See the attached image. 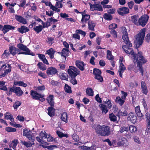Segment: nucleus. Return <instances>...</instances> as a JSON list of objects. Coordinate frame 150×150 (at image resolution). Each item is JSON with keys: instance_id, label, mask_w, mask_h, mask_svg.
I'll return each mask as SVG.
<instances>
[{"instance_id": "nucleus-61", "label": "nucleus", "mask_w": 150, "mask_h": 150, "mask_svg": "<svg viewBox=\"0 0 150 150\" xmlns=\"http://www.w3.org/2000/svg\"><path fill=\"white\" fill-rule=\"evenodd\" d=\"M134 2L133 1H131L130 2H128L127 4L128 7L130 9H132L134 5Z\"/></svg>"}, {"instance_id": "nucleus-12", "label": "nucleus", "mask_w": 150, "mask_h": 150, "mask_svg": "<svg viewBox=\"0 0 150 150\" xmlns=\"http://www.w3.org/2000/svg\"><path fill=\"white\" fill-rule=\"evenodd\" d=\"M117 144L118 146H123L125 147L128 145L127 141L125 138H122L121 139H120Z\"/></svg>"}, {"instance_id": "nucleus-34", "label": "nucleus", "mask_w": 150, "mask_h": 150, "mask_svg": "<svg viewBox=\"0 0 150 150\" xmlns=\"http://www.w3.org/2000/svg\"><path fill=\"white\" fill-rule=\"evenodd\" d=\"M68 117L67 114L66 112H64L61 115V119L62 121L66 123L68 122Z\"/></svg>"}, {"instance_id": "nucleus-28", "label": "nucleus", "mask_w": 150, "mask_h": 150, "mask_svg": "<svg viewBox=\"0 0 150 150\" xmlns=\"http://www.w3.org/2000/svg\"><path fill=\"white\" fill-rule=\"evenodd\" d=\"M23 92L19 87H16L15 93L16 96L20 97L23 94Z\"/></svg>"}, {"instance_id": "nucleus-1", "label": "nucleus", "mask_w": 150, "mask_h": 150, "mask_svg": "<svg viewBox=\"0 0 150 150\" xmlns=\"http://www.w3.org/2000/svg\"><path fill=\"white\" fill-rule=\"evenodd\" d=\"M121 29L123 34L122 37V39L123 42L127 45H123L122 47L125 53L131 55L132 56L134 61H135L137 62V67L139 68V71L141 73V75L143 76L144 68L142 65L146 63L147 61L143 56V53L141 52H139L137 54H136L134 51L133 49L131 48L132 47V44L129 41L126 28L125 27H121Z\"/></svg>"}, {"instance_id": "nucleus-29", "label": "nucleus", "mask_w": 150, "mask_h": 150, "mask_svg": "<svg viewBox=\"0 0 150 150\" xmlns=\"http://www.w3.org/2000/svg\"><path fill=\"white\" fill-rule=\"evenodd\" d=\"M115 102L120 106H122L125 102V100L122 99L120 96H117L115 99Z\"/></svg>"}, {"instance_id": "nucleus-40", "label": "nucleus", "mask_w": 150, "mask_h": 150, "mask_svg": "<svg viewBox=\"0 0 150 150\" xmlns=\"http://www.w3.org/2000/svg\"><path fill=\"white\" fill-rule=\"evenodd\" d=\"M67 72L69 75L71 77V78H76V77L77 75L76 73L74 72L70 69H68Z\"/></svg>"}, {"instance_id": "nucleus-52", "label": "nucleus", "mask_w": 150, "mask_h": 150, "mask_svg": "<svg viewBox=\"0 0 150 150\" xmlns=\"http://www.w3.org/2000/svg\"><path fill=\"white\" fill-rule=\"evenodd\" d=\"M5 130L8 132H16V129L14 128L8 127L6 128Z\"/></svg>"}, {"instance_id": "nucleus-54", "label": "nucleus", "mask_w": 150, "mask_h": 150, "mask_svg": "<svg viewBox=\"0 0 150 150\" xmlns=\"http://www.w3.org/2000/svg\"><path fill=\"white\" fill-rule=\"evenodd\" d=\"M56 133L58 137H59L62 138L64 137H66V135L65 134H64L62 132L59 131H57Z\"/></svg>"}, {"instance_id": "nucleus-5", "label": "nucleus", "mask_w": 150, "mask_h": 150, "mask_svg": "<svg viewBox=\"0 0 150 150\" xmlns=\"http://www.w3.org/2000/svg\"><path fill=\"white\" fill-rule=\"evenodd\" d=\"M149 17L146 14L143 15L138 19V25H141L142 27L145 26L147 23Z\"/></svg>"}, {"instance_id": "nucleus-43", "label": "nucleus", "mask_w": 150, "mask_h": 150, "mask_svg": "<svg viewBox=\"0 0 150 150\" xmlns=\"http://www.w3.org/2000/svg\"><path fill=\"white\" fill-rule=\"evenodd\" d=\"M69 52V49H66V48H63L61 52H58V53L61 54L62 56H63L64 55L68 54Z\"/></svg>"}, {"instance_id": "nucleus-49", "label": "nucleus", "mask_w": 150, "mask_h": 150, "mask_svg": "<svg viewBox=\"0 0 150 150\" xmlns=\"http://www.w3.org/2000/svg\"><path fill=\"white\" fill-rule=\"evenodd\" d=\"M10 53L8 50H5L4 51V52L1 55V57L4 59L8 57L9 56Z\"/></svg>"}, {"instance_id": "nucleus-7", "label": "nucleus", "mask_w": 150, "mask_h": 150, "mask_svg": "<svg viewBox=\"0 0 150 150\" xmlns=\"http://www.w3.org/2000/svg\"><path fill=\"white\" fill-rule=\"evenodd\" d=\"M117 13L120 16H124L129 13V10L127 7H122L118 8L117 10Z\"/></svg>"}, {"instance_id": "nucleus-23", "label": "nucleus", "mask_w": 150, "mask_h": 150, "mask_svg": "<svg viewBox=\"0 0 150 150\" xmlns=\"http://www.w3.org/2000/svg\"><path fill=\"white\" fill-rule=\"evenodd\" d=\"M24 51H21L18 53V54H23L25 55H29L32 56L35 55V54L33 52H31L29 49H27L25 50H23Z\"/></svg>"}, {"instance_id": "nucleus-13", "label": "nucleus", "mask_w": 150, "mask_h": 150, "mask_svg": "<svg viewBox=\"0 0 150 150\" xmlns=\"http://www.w3.org/2000/svg\"><path fill=\"white\" fill-rule=\"evenodd\" d=\"M109 28L111 29L110 33L112 34L115 38L117 37V35L116 32L114 29L117 27V25L115 24H112L110 25L109 26Z\"/></svg>"}, {"instance_id": "nucleus-30", "label": "nucleus", "mask_w": 150, "mask_h": 150, "mask_svg": "<svg viewBox=\"0 0 150 150\" xmlns=\"http://www.w3.org/2000/svg\"><path fill=\"white\" fill-rule=\"evenodd\" d=\"M13 85L15 86V87H16L15 86H18L24 87H26L27 86V84L22 81H14Z\"/></svg>"}, {"instance_id": "nucleus-51", "label": "nucleus", "mask_w": 150, "mask_h": 150, "mask_svg": "<svg viewBox=\"0 0 150 150\" xmlns=\"http://www.w3.org/2000/svg\"><path fill=\"white\" fill-rule=\"evenodd\" d=\"M129 130L131 133L135 132L137 131V128L134 125H130L129 127Z\"/></svg>"}, {"instance_id": "nucleus-18", "label": "nucleus", "mask_w": 150, "mask_h": 150, "mask_svg": "<svg viewBox=\"0 0 150 150\" xmlns=\"http://www.w3.org/2000/svg\"><path fill=\"white\" fill-rule=\"evenodd\" d=\"M141 88L142 93L145 95H147L148 93V89L146 84L144 81H141Z\"/></svg>"}, {"instance_id": "nucleus-45", "label": "nucleus", "mask_w": 150, "mask_h": 150, "mask_svg": "<svg viewBox=\"0 0 150 150\" xmlns=\"http://www.w3.org/2000/svg\"><path fill=\"white\" fill-rule=\"evenodd\" d=\"M21 101L18 100L16 101L13 106L14 109L16 110H17L18 107L21 105Z\"/></svg>"}, {"instance_id": "nucleus-38", "label": "nucleus", "mask_w": 150, "mask_h": 150, "mask_svg": "<svg viewBox=\"0 0 150 150\" xmlns=\"http://www.w3.org/2000/svg\"><path fill=\"white\" fill-rule=\"evenodd\" d=\"M33 29L36 34H38L42 30L40 25L38 26H34Z\"/></svg>"}, {"instance_id": "nucleus-62", "label": "nucleus", "mask_w": 150, "mask_h": 150, "mask_svg": "<svg viewBox=\"0 0 150 150\" xmlns=\"http://www.w3.org/2000/svg\"><path fill=\"white\" fill-rule=\"evenodd\" d=\"M136 67L135 65L134 64H130L127 67V69L128 71H132L133 70V69Z\"/></svg>"}, {"instance_id": "nucleus-57", "label": "nucleus", "mask_w": 150, "mask_h": 150, "mask_svg": "<svg viewBox=\"0 0 150 150\" xmlns=\"http://www.w3.org/2000/svg\"><path fill=\"white\" fill-rule=\"evenodd\" d=\"M47 134L46 133H44L42 131L39 134L40 137L41 139H43L44 137H45V138L47 137Z\"/></svg>"}, {"instance_id": "nucleus-44", "label": "nucleus", "mask_w": 150, "mask_h": 150, "mask_svg": "<svg viewBox=\"0 0 150 150\" xmlns=\"http://www.w3.org/2000/svg\"><path fill=\"white\" fill-rule=\"evenodd\" d=\"M86 93L89 96H93V91L91 88H87L86 89Z\"/></svg>"}, {"instance_id": "nucleus-55", "label": "nucleus", "mask_w": 150, "mask_h": 150, "mask_svg": "<svg viewBox=\"0 0 150 150\" xmlns=\"http://www.w3.org/2000/svg\"><path fill=\"white\" fill-rule=\"evenodd\" d=\"M134 141L137 143L138 144H141V143L140 141L139 138L137 136H134L133 137Z\"/></svg>"}, {"instance_id": "nucleus-50", "label": "nucleus", "mask_w": 150, "mask_h": 150, "mask_svg": "<svg viewBox=\"0 0 150 150\" xmlns=\"http://www.w3.org/2000/svg\"><path fill=\"white\" fill-rule=\"evenodd\" d=\"M4 118L7 120L9 119L11 121H14V120L13 117V115L11 114L7 115L5 114L4 115Z\"/></svg>"}, {"instance_id": "nucleus-39", "label": "nucleus", "mask_w": 150, "mask_h": 150, "mask_svg": "<svg viewBox=\"0 0 150 150\" xmlns=\"http://www.w3.org/2000/svg\"><path fill=\"white\" fill-rule=\"evenodd\" d=\"M18 143V140L15 139L11 143V144L9 145V146L10 147L13 148V149H15Z\"/></svg>"}, {"instance_id": "nucleus-33", "label": "nucleus", "mask_w": 150, "mask_h": 150, "mask_svg": "<svg viewBox=\"0 0 150 150\" xmlns=\"http://www.w3.org/2000/svg\"><path fill=\"white\" fill-rule=\"evenodd\" d=\"M135 112L138 117L139 118H141L143 116V115L140 111L139 106H138L135 108Z\"/></svg>"}, {"instance_id": "nucleus-64", "label": "nucleus", "mask_w": 150, "mask_h": 150, "mask_svg": "<svg viewBox=\"0 0 150 150\" xmlns=\"http://www.w3.org/2000/svg\"><path fill=\"white\" fill-rule=\"evenodd\" d=\"M145 118L146 120L147 123L150 121V114L149 112H147L145 114Z\"/></svg>"}, {"instance_id": "nucleus-37", "label": "nucleus", "mask_w": 150, "mask_h": 150, "mask_svg": "<svg viewBox=\"0 0 150 150\" xmlns=\"http://www.w3.org/2000/svg\"><path fill=\"white\" fill-rule=\"evenodd\" d=\"M47 140L48 142H51L54 141L55 143H58V141L56 138H54L51 136L50 134H47Z\"/></svg>"}, {"instance_id": "nucleus-60", "label": "nucleus", "mask_w": 150, "mask_h": 150, "mask_svg": "<svg viewBox=\"0 0 150 150\" xmlns=\"http://www.w3.org/2000/svg\"><path fill=\"white\" fill-rule=\"evenodd\" d=\"M147 128L146 129V132L147 133L150 132V121L149 120V122L147 123Z\"/></svg>"}, {"instance_id": "nucleus-17", "label": "nucleus", "mask_w": 150, "mask_h": 150, "mask_svg": "<svg viewBox=\"0 0 150 150\" xmlns=\"http://www.w3.org/2000/svg\"><path fill=\"white\" fill-rule=\"evenodd\" d=\"M15 19L20 23H22L23 24H25L27 23L26 19L21 16L17 15H15Z\"/></svg>"}, {"instance_id": "nucleus-59", "label": "nucleus", "mask_w": 150, "mask_h": 150, "mask_svg": "<svg viewBox=\"0 0 150 150\" xmlns=\"http://www.w3.org/2000/svg\"><path fill=\"white\" fill-rule=\"evenodd\" d=\"M57 8V7H56V6H55L52 5V7H50V8L53 11H57V12H59L60 11V9Z\"/></svg>"}, {"instance_id": "nucleus-9", "label": "nucleus", "mask_w": 150, "mask_h": 150, "mask_svg": "<svg viewBox=\"0 0 150 150\" xmlns=\"http://www.w3.org/2000/svg\"><path fill=\"white\" fill-rule=\"evenodd\" d=\"M90 6V10L91 11L96 10L97 11H103V9L102 6L99 4H93L90 3H89Z\"/></svg>"}, {"instance_id": "nucleus-10", "label": "nucleus", "mask_w": 150, "mask_h": 150, "mask_svg": "<svg viewBox=\"0 0 150 150\" xmlns=\"http://www.w3.org/2000/svg\"><path fill=\"white\" fill-rule=\"evenodd\" d=\"M58 71L55 68L53 67H50L47 68L46 71V73L48 75L52 76L57 74Z\"/></svg>"}, {"instance_id": "nucleus-25", "label": "nucleus", "mask_w": 150, "mask_h": 150, "mask_svg": "<svg viewBox=\"0 0 150 150\" xmlns=\"http://www.w3.org/2000/svg\"><path fill=\"white\" fill-rule=\"evenodd\" d=\"M32 139L33 140V141H32V140H30L31 142L30 143H29L23 141H21V143L24 145L27 148L30 147L34 144V141L35 140L34 138H32Z\"/></svg>"}, {"instance_id": "nucleus-11", "label": "nucleus", "mask_w": 150, "mask_h": 150, "mask_svg": "<svg viewBox=\"0 0 150 150\" xmlns=\"http://www.w3.org/2000/svg\"><path fill=\"white\" fill-rule=\"evenodd\" d=\"M127 120L131 121L133 124H135L137 120V115L134 113L131 112L128 115Z\"/></svg>"}, {"instance_id": "nucleus-63", "label": "nucleus", "mask_w": 150, "mask_h": 150, "mask_svg": "<svg viewBox=\"0 0 150 150\" xmlns=\"http://www.w3.org/2000/svg\"><path fill=\"white\" fill-rule=\"evenodd\" d=\"M72 138L75 142H77L79 140V136L76 134H74L72 135Z\"/></svg>"}, {"instance_id": "nucleus-24", "label": "nucleus", "mask_w": 150, "mask_h": 150, "mask_svg": "<svg viewBox=\"0 0 150 150\" xmlns=\"http://www.w3.org/2000/svg\"><path fill=\"white\" fill-rule=\"evenodd\" d=\"M139 16L137 14L131 16L132 22L136 25L138 26Z\"/></svg>"}, {"instance_id": "nucleus-2", "label": "nucleus", "mask_w": 150, "mask_h": 150, "mask_svg": "<svg viewBox=\"0 0 150 150\" xmlns=\"http://www.w3.org/2000/svg\"><path fill=\"white\" fill-rule=\"evenodd\" d=\"M45 89L44 85H42L41 86H38L36 88V91L32 90L30 91V95L32 98L35 100H39L41 102H44L45 99L44 98V94H41L42 91Z\"/></svg>"}, {"instance_id": "nucleus-27", "label": "nucleus", "mask_w": 150, "mask_h": 150, "mask_svg": "<svg viewBox=\"0 0 150 150\" xmlns=\"http://www.w3.org/2000/svg\"><path fill=\"white\" fill-rule=\"evenodd\" d=\"M55 52V51L52 48H51L46 51L45 54H48L50 58L53 59L54 57Z\"/></svg>"}, {"instance_id": "nucleus-3", "label": "nucleus", "mask_w": 150, "mask_h": 150, "mask_svg": "<svg viewBox=\"0 0 150 150\" xmlns=\"http://www.w3.org/2000/svg\"><path fill=\"white\" fill-rule=\"evenodd\" d=\"M96 130L102 136H108L110 133V129L108 126L103 125L102 126L98 125L96 127Z\"/></svg>"}, {"instance_id": "nucleus-32", "label": "nucleus", "mask_w": 150, "mask_h": 150, "mask_svg": "<svg viewBox=\"0 0 150 150\" xmlns=\"http://www.w3.org/2000/svg\"><path fill=\"white\" fill-rule=\"evenodd\" d=\"M96 146L95 145H92L91 147L83 145L81 146V148L83 150H96Z\"/></svg>"}, {"instance_id": "nucleus-16", "label": "nucleus", "mask_w": 150, "mask_h": 150, "mask_svg": "<svg viewBox=\"0 0 150 150\" xmlns=\"http://www.w3.org/2000/svg\"><path fill=\"white\" fill-rule=\"evenodd\" d=\"M75 64L76 66L81 71H83L84 70V64L83 62L79 60L76 61Z\"/></svg>"}, {"instance_id": "nucleus-22", "label": "nucleus", "mask_w": 150, "mask_h": 150, "mask_svg": "<svg viewBox=\"0 0 150 150\" xmlns=\"http://www.w3.org/2000/svg\"><path fill=\"white\" fill-rule=\"evenodd\" d=\"M9 51L11 54L13 56H14L19 52V50L14 46H11L9 47Z\"/></svg>"}, {"instance_id": "nucleus-31", "label": "nucleus", "mask_w": 150, "mask_h": 150, "mask_svg": "<svg viewBox=\"0 0 150 150\" xmlns=\"http://www.w3.org/2000/svg\"><path fill=\"white\" fill-rule=\"evenodd\" d=\"M82 17L81 20V23H84V22H87V21H89L90 18V16L88 14H82Z\"/></svg>"}, {"instance_id": "nucleus-42", "label": "nucleus", "mask_w": 150, "mask_h": 150, "mask_svg": "<svg viewBox=\"0 0 150 150\" xmlns=\"http://www.w3.org/2000/svg\"><path fill=\"white\" fill-rule=\"evenodd\" d=\"M59 77L62 80L68 81L69 77L67 73H64L60 75Z\"/></svg>"}, {"instance_id": "nucleus-15", "label": "nucleus", "mask_w": 150, "mask_h": 150, "mask_svg": "<svg viewBox=\"0 0 150 150\" xmlns=\"http://www.w3.org/2000/svg\"><path fill=\"white\" fill-rule=\"evenodd\" d=\"M23 135L26 137L29 140H33L32 138H34V135L28 133V130L27 129L25 128L23 129Z\"/></svg>"}, {"instance_id": "nucleus-58", "label": "nucleus", "mask_w": 150, "mask_h": 150, "mask_svg": "<svg viewBox=\"0 0 150 150\" xmlns=\"http://www.w3.org/2000/svg\"><path fill=\"white\" fill-rule=\"evenodd\" d=\"M46 148L49 150H53L54 149L58 148V147L56 145H51L48 146H46Z\"/></svg>"}, {"instance_id": "nucleus-14", "label": "nucleus", "mask_w": 150, "mask_h": 150, "mask_svg": "<svg viewBox=\"0 0 150 150\" xmlns=\"http://www.w3.org/2000/svg\"><path fill=\"white\" fill-rule=\"evenodd\" d=\"M15 28V27L12 25H5L4 26L2 30L4 34H5L10 30H14Z\"/></svg>"}, {"instance_id": "nucleus-36", "label": "nucleus", "mask_w": 150, "mask_h": 150, "mask_svg": "<svg viewBox=\"0 0 150 150\" xmlns=\"http://www.w3.org/2000/svg\"><path fill=\"white\" fill-rule=\"evenodd\" d=\"M109 117L111 121L113 122H116L117 121V117L113 112L109 115Z\"/></svg>"}, {"instance_id": "nucleus-19", "label": "nucleus", "mask_w": 150, "mask_h": 150, "mask_svg": "<svg viewBox=\"0 0 150 150\" xmlns=\"http://www.w3.org/2000/svg\"><path fill=\"white\" fill-rule=\"evenodd\" d=\"M54 106H51L48 107L47 108L48 115L50 117H52L55 115V109L54 108Z\"/></svg>"}, {"instance_id": "nucleus-41", "label": "nucleus", "mask_w": 150, "mask_h": 150, "mask_svg": "<svg viewBox=\"0 0 150 150\" xmlns=\"http://www.w3.org/2000/svg\"><path fill=\"white\" fill-rule=\"evenodd\" d=\"M107 58L109 60L112 61L113 60V56L111 52L109 50H107Z\"/></svg>"}, {"instance_id": "nucleus-4", "label": "nucleus", "mask_w": 150, "mask_h": 150, "mask_svg": "<svg viewBox=\"0 0 150 150\" xmlns=\"http://www.w3.org/2000/svg\"><path fill=\"white\" fill-rule=\"evenodd\" d=\"M145 28H143L135 36L136 40V47L137 48L139 47L142 44L145 36Z\"/></svg>"}, {"instance_id": "nucleus-21", "label": "nucleus", "mask_w": 150, "mask_h": 150, "mask_svg": "<svg viewBox=\"0 0 150 150\" xmlns=\"http://www.w3.org/2000/svg\"><path fill=\"white\" fill-rule=\"evenodd\" d=\"M49 105L51 106H54V96L50 94L47 97L46 99Z\"/></svg>"}, {"instance_id": "nucleus-6", "label": "nucleus", "mask_w": 150, "mask_h": 150, "mask_svg": "<svg viewBox=\"0 0 150 150\" xmlns=\"http://www.w3.org/2000/svg\"><path fill=\"white\" fill-rule=\"evenodd\" d=\"M93 74L95 75V79H97L99 82H102L103 81V79L101 76V71L100 69L94 68L93 71Z\"/></svg>"}, {"instance_id": "nucleus-56", "label": "nucleus", "mask_w": 150, "mask_h": 150, "mask_svg": "<svg viewBox=\"0 0 150 150\" xmlns=\"http://www.w3.org/2000/svg\"><path fill=\"white\" fill-rule=\"evenodd\" d=\"M76 32L77 33L81 34V35H83L84 36H85L86 34V33L85 32L81 30H76Z\"/></svg>"}, {"instance_id": "nucleus-47", "label": "nucleus", "mask_w": 150, "mask_h": 150, "mask_svg": "<svg viewBox=\"0 0 150 150\" xmlns=\"http://www.w3.org/2000/svg\"><path fill=\"white\" fill-rule=\"evenodd\" d=\"M64 90L67 93H72V91L71 87L69 86L67 84H65Z\"/></svg>"}, {"instance_id": "nucleus-26", "label": "nucleus", "mask_w": 150, "mask_h": 150, "mask_svg": "<svg viewBox=\"0 0 150 150\" xmlns=\"http://www.w3.org/2000/svg\"><path fill=\"white\" fill-rule=\"evenodd\" d=\"M17 30L21 34H23L29 31V29L24 25H22L20 28H18Z\"/></svg>"}, {"instance_id": "nucleus-35", "label": "nucleus", "mask_w": 150, "mask_h": 150, "mask_svg": "<svg viewBox=\"0 0 150 150\" xmlns=\"http://www.w3.org/2000/svg\"><path fill=\"white\" fill-rule=\"evenodd\" d=\"M102 111L103 114H106L108 111V110L106 106L103 104H100L99 105Z\"/></svg>"}, {"instance_id": "nucleus-53", "label": "nucleus", "mask_w": 150, "mask_h": 150, "mask_svg": "<svg viewBox=\"0 0 150 150\" xmlns=\"http://www.w3.org/2000/svg\"><path fill=\"white\" fill-rule=\"evenodd\" d=\"M121 93L122 95V96H121V98L125 100L127 96V93L123 91H121Z\"/></svg>"}, {"instance_id": "nucleus-8", "label": "nucleus", "mask_w": 150, "mask_h": 150, "mask_svg": "<svg viewBox=\"0 0 150 150\" xmlns=\"http://www.w3.org/2000/svg\"><path fill=\"white\" fill-rule=\"evenodd\" d=\"M9 90H7V88L6 86L1 87L0 86V89L1 90H3L6 91V93L7 96H10L12 94L13 92L15 93V91L16 89V87H15L13 85V86L10 87L8 88Z\"/></svg>"}, {"instance_id": "nucleus-46", "label": "nucleus", "mask_w": 150, "mask_h": 150, "mask_svg": "<svg viewBox=\"0 0 150 150\" xmlns=\"http://www.w3.org/2000/svg\"><path fill=\"white\" fill-rule=\"evenodd\" d=\"M17 47L19 49L21 50H24L27 49H28L26 46L22 43L18 44L17 45Z\"/></svg>"}, {"instance_id": "nucleus-48", "label": "nucleus", "mask_w": 150, "mask_h": 150, "mask_svg": "<svg viewBox=\"0 0 150 150\" xmlns=\"http://www.w3.org/2000/svg\"><path fill=\"white\" fill-rule=\"evenodd\" d=\"M103 17L104 19L108 21L111 20L112 19V17L111 15L107 13H105Z\"/></svg>"}, {"instance_id": "nucleus-20", "label": "nucleus", "mask_w": 150, "mask_h": 150, "mask_svg": "<svg viewBox=\"0 0 150 150\" xmlns=\"http://www.w3.org/2000/svg\"><path fill=\"white\" fill-rule=\"evenodd\" d=\"M88 24L89 30L92 31H94V28L96 26V23L92 20H90L88 21Z\"/></svg>"}]
</instances>
